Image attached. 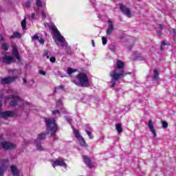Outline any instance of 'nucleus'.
Instances as JSON below:
<instances>
[{
    "label": "nucleus",
    "instance_id": "a878e982",
    "mask_svg": "<svg viewBox=\"0 0 176 176\" xmlns=\"http://www.w3.org/2000/svg\"><path fill=\"white\" fill-rule=\"evenodd\" d=\"M85 133H87V135L89 136V138L90 140H93V133H91V131L85 129Z\"/></svg>",
    "mask_w": 176,
    "mask_h": 176
},
{
    "label": "nucleus",
    "instance_id": "f704fd0d",
    "mask_svg": "<svg viewBox=\"0 0 176 176\" xmlns=\"http://www.w3.org/2000/svg\"><path fill=\"white\" fill-rule=\"evenodd\" d=\"M44 56H45L47 58H50V56L48 50L44 51Z\"/></svg>",
    "mask_w": 176,
    "mask_h": 176
},
{
    "label": "nucleus",
    "instance_id": "f03ea898",
    "mask_svg": "<svg viewBox=\"0 0 176 176\" xmlns=\"http://www.w3.org/2000/svg\"><path fill=\"white\" fill-rule=\"evenodd\" d=\"M45 122L47 131L51 132L50 138H52L54 141H57L58 138L57 137L56 133H57V131L58 130V126L56 123V120L54 118H46L45 119Z\"/></svg>",
    "mask_w": 176,
    "mask_h": 176
},
{
    "label": "nucleus",
    "instance_id": "c03bdc74",
    "mask_svg": "<svg viewBox=\"0 0 176 176\" xmlns=\"http://www.w3.org/2000/svg\"><path fill=\"white\" fill-rule=\"evenodd\" d=\"M173 36H174V38H175V36H176V31H175V29H173Z\"/></svg>",
    "mask_w": 176,
    "mask_h": 176
},
{
    "label": "nucleus",
    "instance_id": "a211bd4d",
    "mask_svg": "<svg viewBox=\"0 0 176 176\" xmlns=\"http://www.w3.org/2000/svg\"><path fill=\"white\" fill-rule=\"evenodd\" d=\"M11 171L14 176H20V170L15 166H11Z\"/></svg>",
    "mask_w": 176,
    "mask_h": 176
},
{
    "label": "nucleus",
    "instance_id": "ea45409f",
    "mask_svg": "<svg viewBox=\"0 0 176 176\" xmlns=\"http://www.w3.org/2000/svg\"><path fill=\"white\" fill-rule=\"evenodd\" d=\"M38 73L40 74V75H43V76L46 75V72L43 70H39Z\"/></svg>",
    "mask_w": 176,
    "mask_h": 176
},
{
    "label": "nucleus",
    "instance_id": "5701e85b",
    "mask_svg": "<svg viewBox=\"0 0 176 176\" xmlns=\"http://www.w3.org/2000/svg\"><path fill=\"white\" fill-rule=\"evenodd\" d=\"M12 54L15 56L17 60H20V56L19 55V51L17 50V49L15 48L12 50Z\"/></svg>",
    "mask_w": 176,
    "mask_h": 176
},
{
    "label": "nucleus",
    "instance_id": "37998d69",
    "mask_svg": "<svg viewBox=\"0 0 176 176\" xmlns=\"http://www.w3.org/2000/svg\"><path fill=\"white\" fill-rule=\"evenodd\" d=\"M31 19H32L33 20H35V13H33V14H32V15H31Z\"/></svg>",
    "mask_w": 176,
    "mask_h": 176
},
{
    "label": "nucleus",
    "instance_id": "aec40b11",
    "mask_svg": "<svg viewBox=\"0 0 176 176\" xmlns=\"http://www.w3.org/2000/svg\"><path fill=\"white\" fill-rule=\"evenodd\" d=\"M36 6H37L38 9H41L42 6L44 8L46 7V2L42 1V0H36Z\"/></svg>",
    "mask_w": 176,
    "mask_h": 176
},
{
    "label": "nucleus",
    "instance_id": "f257e3e1",
    "mask_svg": "<svg viewBox=\"0 0 176 176\" xmlns=\"http://www.w3.org/2000/svg\"><path fill=\"white\" fill-rule=\"evenodd\" d=\"M123 67H124V63L120 60H118L116 69L109 74L111 78V87H115V86H116V82H118L119 79H123V78L127 75Z\"/></svg>",
    "mask_w": 176,
    "mask_h": 176
},
{
    "label": "nucleus",
    "instance_id": "f3484780",
    "mask_svg": "<svg viewBox=\"0 0 176 176\" xmlns=\"http://www.w3.org/2000/svg\"><path fill=\"white\" fill-rule=\"evenodd\" d=\"M82 159L89 168H93V164L91 163V159H90V157L87 155H82Z\"/></svg>",
    "mask_w": 176,
    "mask_h": 176
},
{
    "label": "nucleus",
    "instance_id": "dca6fc26",
    "mask_svg": "<svg viewBox=\"0 0 176 176\" xmlns=\"http://www.w3.org/2000/svg\"><path fill=\"white\" fill-rule=\"evenodd\" d=\"M56 166H61L62 167H65L67 168V164L64 162V160H56L52 164V166L54 168Z\"/></svg>",
    "mask_w": 176,
    "mask_h": 176
},
{
    "label": "nucleus",
    "instance_id": "49530a36",
    "mask_svg": "<svg viewBox=\"0 0 176 176\" xmlns=\"http://www.w3.org/2000/svg\"><path fill=\"white\" fill-rule=\"evenodd\" d=\"M158 28H159L160 30H163V25L160 24Z\"/></svg>",
    "mask_w": 176,
    "mask_h": 176
},
{
    "label": "nucleus",
    "instance_id": "de8ad7c7",
    "mask_svg": "<svg viewBox=\"0 0 176 176\" xmlns=\"http://www.w3.org/2000/svg\"><path fill=\"white\" fill-rule=\"evenodd\" d=\"M157 34L159 36H162V31H157Z\"/></svg>",
    "mask_w": 176,
    "mask_h": 176
},
{
    "label": "nucleus",
    "instance_id": "f8f14e48",
    "mask_svg": "<svg viewBox=\"0 0 176 176\" xmlns=\"http://www.w3.org/2000/svg\"><path fill=\"white\" fill-rule=\"evenodd\" d=\"M108 24L109 26L107 30V36H111L112 35V33L113 32L115 27L113 25V22L112 21V20H109Z\"/></svg>",
    "mask_w": 176,
    "mask_h": 176
},
{
    "label": "nucleus",
    "instance_id": "2eb2a0df",
    "mask_svg": "<svg viewBox=\"0 0 176 176\" xmlns=\"http://www.w3.org/2000/svg\"><path fill=\"white\" fill-rule=\"evenodd\" d=\"M10 98H12L10 102V105H11V107H16V105H17V102L20 101V97L16 96L14 95H11Z\"/></svg>",
    "mask_w": 176,
    "mask_h": 176
},
{
    "label": "nucleus",
    "instance_id": "58836bf2",
    "mask_svg": "<svg viewBox=\"0 0 176 176\" xmlns=\"http://www.w3.org/2000/svg\"><path fill=\"white\" fill-rule=\"evenodd\" d=\"M161 50H163V46H166V45H167L166 43V42L165 41H162L161 42Z\"/></svg>",
    "mask_w": 176,
    "mask_h": 176
},
{
    "label": "nucleus",
    "instance_id": "603ef678",
    "mask_svg": "<svg viewBox=\"0 0 176 176\" xmlns=\"http://www.w3.org/2000/svg\"><path fill=\"white\" fill-rule=\"evenodd\" d=\"M1 108H2V102H1V101H0V110Z\"/></svg>",
    "mask_w": 176,
    "mask_h": 176
},
{
    "label": "nucleus",
    "instance_id": "4c0bfd02",
    "mask_svg": "<svg viewBox=\"0 0 176 176\" xmlns=\"http://www.w3.org/2000/svg\"><path fill=\"white\" fill-rule=\"evenodd\" d=\"M38 42H39L40 43H41V45H43V43H45V40H44L43 38H42V37H41V38L38 37Z\"/></svg>",
    "mask_w": 176,
    "mask_h": 176
},
{
    "label": "nucleus",
    "instance_id": "a19ab883",
    "mask_svg": "<svg viewBox=\"0 0 176 176\" xmlns=\"http://www.w3.org/2000/svg\"><path fill=\"white\" fill-rule=\"evenodd\" d=\"M50 61L51 63H56V58H50Z\"/></svg>",
    "mask_w": 176,
    "mask_h": 176
},
{
    "label": "nucleus",
    "instance_id": "5fc2aeb1",
    "mask_svg": "<svg viewBox=\"0 0 176 176\" xmlns=\"http://www.w3.org/2000/svg\"><path fill=\"white\" fill-rule=\"evenodd\" d=\"M89 130H91V128H89Z\"/></svg>",
    "mask_w": 176,
    "mask_h": 176
},
{
    "label": "nucleus",
    "instance_id": "3c124183",
    "mask_svg": "<svg viewBox=\"0 0 176 176\" xmlns=\"http://www.w3.org/2000/svg\"><path fill=\"white\" fill-rule=\"evenodd\" d=\"M63 113H65V115H68V111H67L65 110V111H63Z\"/></svg>",
    "mask_w": 176,
    "mask_h": 176
},
{
    "label": "nucleus",
    "instance_id": "79ce46f5",
    "mask_svg": "<svg viewBox=\"0 0 176 176\" xmlns=\"http://www.w3.org/2000/svg\"><path fill=\"white\" fill-rule=\"evenodd\" d=\"M41 13L43 19H46V14L45 13V12L41 11Z\"/></svg>",
    "mask_w": 176,
    "mask_h": 176
},
{
    "label": "nucleus",
    "instance_id": "8fccbe9b",
    "mask_svg": "<svg viewBox=\"0 0 176 176\" xmlns=\"http://www.w3.org/2000/svg\"><path fill=\"white\" fill-rule=\"evenodd\" d=\"M23 83H27V79L26 78H23Z\"/></svg>",
    "mask_w": 176,
    "mask_h": 176
},
{
    "label": "nucleus",
    "instance_id": "412c9836",
    "mask_svg": "<svg viewBox=\"0 0 176 176\" xmlns=\"http://www.w3.org/2000/svg\"><path fill=\"white\" fill-rule=\"evenodd\" d=\"M11 39H14V38H18L20 39L21 38V34L19 32H15L13 33V35L10 36Z\"/></svg>",
    "mask_w": 176,
    "mask_h": 176
},
{
    "label": "nucleus",
    "instance_id": "c9c22d12",
    "mask_svg": "<svg viewBox=\"0 0 176 176\" xmlns=\"http://www.w3.org/2000/svg\"><path fill=\"white\" fill-rule=\"evenodd\" d=\"M102 45H107V43L108 42V40L106 37L102 38Z\"/></svg>",
    "mask_w": 176,
    "mask_h": 176
},
{
    "label": "nucleus",
    "instance_id": "423d86ee",
    "mask_svg": "<svg viewBox=\"0 0 176 176\" xmlns=\"http://www.w3.org/2000/svg\"><path fill=\"white\" fill-rule=\"evenodd\" d=\"M74 135L76 138L78 140L80 145L81 146H85V148L87 147V144H86V140H85V138H83V136L80 135L79 133V131L74 129Z\"/></svg>",
    "mask_w": 176,
    "mask_h": 176
},
{
    "label": "nucleus",
    "instance_id": "09e8293b",
    "mask_svg": "<svg viewBox=\"0 0 176 176\" xmlns=\"http://www.w3.org/2000/svg\"><path fill=\"white\" fill-rule=\"evenodd\" d=\"M3 41H5V38H3V36H1L0 38V41L2 42Z\"/></svg>",
    "mask_w": 176,
    "mask_h": 176
},
{
    "label": "nucleus",
    "instance_id": "9b49d317",
    "mask_svg": "<svg viewBox=\"0 0 176 176\" xmlns=\"http://www.w3.org/2000/svg\"><path fill=\"white\" fill-rule=\"evenodd\" d=\"M15 61L16 60L14 59V58H13L12 56H9L8 55H5L2 58V62L4 64H7L8 65H9L10 64H12V63H14Z\"/></svg>",
    "mask_w": 176,
    "mask_h": 176
},
{
    "label": "nucleus",
    "instance_id": "393cba45",
    "mask_svg": "<svg viewBox=\"0 0 176 176\" xmlns=\"http://www.w3.org/2000/svg\"><path fill=\"white\" fill-rule=\"evenodd\" d=\"M109 49L111 50V52H116V45L115 44H109Z\"/></svg>",
    "mask_w": 176,
    "mask_h": 176
},
{
    "label": "nucleus",
    "instance_id": "864d4df0",
    "mask_svg": "<svg viewBox=\"0 0 176 176\" xmlns=\"http://www.w3.org/2000/svg\"><path fill=\"white\" fill-rule=\"evenodd\" d=\"M10 72H14V71H13V70H10Z\"/></svg>",
    "mask_w": 176,
    "mask_h": 176
},
{
    "label": "nucleus",
    "instance_id": "4468645a",
    "mask_svg": "<svg viewBox=\"0 0 176 176\" xmlns=\"http://www.w3.org/2000/svg\"><path fill=\"white\" fill-rule=\"evenodd\" d=\"M14 116V112L11 111H6L1 113V118L3 119H8V118H13Z\"/></svg>",
    "mask_w": 176,
    "mask_h": 176
},
{
    "label": "nucleus",
    "instance_id": "9d476101",
    "mask_svg": "<svg viewBox=\"0 0 176 176\" xmlns=\"http://www.w3.org/2000/svg\"><path fill=\"white\" fill-rule=\"evenodd\" d=\"M0 162L3 163L0 167V176H3V170L8 168V165L9 164V160H1Z\"/></svg>",
    "mask_w": 176,
    "mask_h": 176
},
{
    "label": "nucleus",
    "instance_id": "0eeeda50",
    "mask_svg": "<svg viewBox=\"0 0 176 176\" xmlns=\"http://www.w3.org/2000/svg\"><path fill=\"white\" fill-rule=\"evenodd\" d=\"M118 6L120 7V10L124 14V16H126V17L129 18L131 17V10L130 8L122 3H119Z\"/></svg>",
    "mask_w": 176,
    "mask_h": 176
},
{
    "label": "nucleus",
    "instance_id": "bb28decb",
    "mask_svg": "<svg viewBox=\"0 0 176 176\" xmlns=\"http://www.w3.org/2000/svg\"><path fill=\"white\" fill-rule=\"evenodd\" d=\"M74 72H76V69H74L71 67L67 68V74L69 75H71V74H74Z\"/></svg>",
    "mask_w": 176,
    "mask_h": 176
},
{
    "label": "nucleus",
    "instance_id": "a18cd8bd",
    "mask_svg": "<svg viewBox=\"0 0 176 176\" xmlns=\"http://www.w3.org/2000/svg\"><path fill=\"white\" fill-rule=\"evenodd\" d=\"M91 43H92L93 47H96V43H94V40H91Z\"/></svg>",
    "mask_w": 176,
    "mask_h": 176
},
{
    "label": "nucleus",
    "instance_id": "cd10ccee",
    "mask_svg": "<svg viewBox=\"0 0 176 176\" xmlns=\"http://www.w3.org/2000/svg\"><path fill=\"white\" fill-rule=\"evenodd\" d=\"M56 108H63V101L61 100H59L56 103Z\"/></svg>",
    "mask_w": 176,
    "mask_h": 176
},
{
    "label": "nucleus",
    "instance_id": "4be33fe9",
    "mask_svg": "<svg viewBox=\"0 0 176 176\" xmlns=\"http://www.w3.org/2000/svg\"><path fill=\"white\" fill-rule=\"evenodd\" d=\"M116 129L117 131H118L119 134L123 132V128H122V125L120 124H116Z\"/></svg>",
    "mask_w": 176,
    "mask_h": 176
},
{
    "label": "nucleus",
    "instance_id": "72a5a7b5",
    "mask_svg": "<svg viewBox=\"0 0 176 176\" xmlns=\"http://www.w3.org/2000/svg\"><path fill=\"white\" fill-rule=\"evenodd\" d=\"M24 6H25V8H31V1H28L25 3Z\"/></svg>",
    "mask_w": 176,
    "mask_h": 176
},
{
    "label": "nucleus",
    "instance_id": "6e6552de",
    "mask_svg": "<svg viewBox=\"0 0 176 176\" xmlns=\"http://www.w3.org/2000/svg\"><path fill=\"white\" fill-rule=\"evenodd\" d=\"M19 78V76H8L3 78H1V84L2 85H10V83H13L15 82L16 79Z\"/></svg>",
    "mask_w": 176,
    "mask_h": 176
},
{
    "label": "nucleus",
    "instance_id": "473e14b6",
    "mask_svg": "<svg viewBox=\"0 0 176 176\" xmlns=\"http://www.w3.org/2000/svg\"><path fill=\"white\" fill-rule=\"evenodd\" d=\"M62 89V90H64V86H63V85H59L58 87H55V89H54V93H56V91H57V90H58V89Z\"/></svg>",
    "mask_w": 176,
    "mask_h": 176
},
{
    "label": "nucleus",
    "instance_id": "20e7f679",
    "mask_svg": "<svg viewBox=\"0 0 176 176\" xmlns=\"http://www.w3.org/2000/svg\"><path fill=\"white\" fill-rule=\"evenodd\" d=\"M73 82L78 87H89V77L87 74L80 73L73 80Z\"/></svg>",
    "mask_w": 176,
    "mask_h": 176
},
{
    "label": "nucleus",
    "instance_id": "39448f33",
    "mask_svg": "<svg viewBox=\"0 0 176 176\" xmlns=\"http://www.w3.org/2000/svg\"><path fill=\"white\" fill-rule=\"evenodd\" d=\"M49 131L47 133H39L37 136L36 140L34 141V144L37 148V151H45L43 147H42V141L43 140H46V134H49Z\"/></svg>",
    "mask_w": 176,
    "mask_h": 176
},
{
    "label": "nucleus",
    "instance_id": "2f4dec72",
    "mask_svg": "<svg viewBox=\"0 0 176 176\" xmlns=\"http://www.w3.org/2000/svg\"><path fill=\"white\" fill-rule=\"evenodd\" d=\"M39 39V36H38V33H36L34 36H32V41H38Z\"/></svg>",
    "mask_w": 176,
    "mask_h": 176
},
{
    "label": "nucleus",
    "instance_id": "7ed1b4c3",
    "mask_svg": "<svg viewBox=\"0 0 176 176\" xmlns=\"http://www.w3.org/2000/svg\"><path fill=\"white\" fill-rule=\"evenodd\" d=\"M52 30L54 34V41L57 39L58 42H60V46H61V47H65V49H67V54L71 56V54H72V52H71V47H68V43L65 41L64 36H61V34L56 26L52 27Z\"/></svg>",
    "mask_w": 176,
    "mask_h": 176
},
{
    "label": "nucleus",
    "instance_id": "b1692460",
    "mask_svg": "<svg viewBox=\"0 0 176 176\" xmlns=\"http://www.w3.org/2000/svg\"><path fill=\"white\" fill-rule=\"evenodd\" d=\"M1 49L5 52H7V50H9V46L8 45V43H3L1 45Z\"/></svg>",
    "mask_w": 176,
    "mask_h": 176
},
{
    "label": "nucleus",
    "instance_id": "c85d7f7f",
    "mask_svg": "<svg viewBox=\"0 0 176 176\" xmlns=\"http://www.w3.org/2000/svg\"><path fill=\"white\" fill-rule=\"evenodd\" d=\"M161 123L162 124L163 129H167V127H168V123H167V122L164 120H162Z\"/></svg>",
    "mask_w": 176,
    "mask_h": 176
},
{
    "label": "nucleus",
    "instance_id": "ddd939ff",
    "mask_svg": "<svg viewBox=\"0 0 176 176\" xmlns=\"http://www.w3.org/2000/svg\"><path fill=\"white\" fill-rule=\"evenodd\" d=\"M148 128L149 129L151 134H153V137H157V133H156V130L155 129L153 121L152 120H148Z\"/></svg>",
    "mask_w": 176,
    "mask_h": 176
},
{
    "label": "nucleus",
    "instance_id": "7c9ffc66",
    "mask_svg": "<svg viewBox=\"0 0 176 176\" xmlns=\"http://www.w3.org/2000/svg\"><path fill=\"white\" fill-rule=\"evenodd\" d=\"M21 27L23 30H25V28H27V22H25V19H23L21 21Z\"/></svg>",
    "mask_w": 176,
    "mask_h": 176
},
{
    "label": "nucleus",
    "instance_id": "c756f323",
    "mask_svg": "<svg viewBox=\"0 0 176 176\" xmlns=\"http://www.w3.org/2000/svg\"><path fill=\"white\" fill-rule=\"evenodd\" d=\"M65 119L67 122V123H69V124H72V118L67 116H65Z\"/></svg>",
    "mask_w": 176,
    "mask_h": 176
},
{
    "label": "nucleus",
    "instance_id": "1a4fd4ad",
    "mask_svg": "<svg viewBox=\"0 0 176 176\" xmlns=\"http://www.w3.org/2000/svg\"><path fill=\"white\" fill-rule=\"evenodd\" d=\"M1 145L3 148V149H5L6 151H9L10 149H14L16 148V145L8 142H3L1 143Z\"/></svg>",
    "mask_w": 176,
    "mask_h": 176
},
{
    "label": "nucleus",
    "instance_id": "6ab92c4d",
    "mask_svg": "<svg viewBox=\"0 0 176 176\" xmlns=\"http://www.w3.org/2000/svg\"><path fill=\"white\" fill-rule=\"evenodd\" d=\"M159 71L157 69H154L153 70V79L155 82H159V79H160V77L159 76Z\"/></svg>",
    "mask_w": 176,
    "mask_h": 176
},
{
    "label": "nucleus",
    "instance_id": "e433bc0d",
    "mask_svg": "<svg viewBox=\"0 0 176 176\" xmlns=\"http://www.w3.org/2000/svg\"><path fill=\"white\" fill-rule=\"evenodd\" d=\"M52 115H60V110L56 109L55 111H52Z\"/></svg>",
    "mask_w": 176,
    "mask_h": 176
}]
</instances>
